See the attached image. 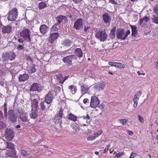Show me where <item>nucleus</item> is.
<instances>
[{
  "label": "nucleus",
  "mask_w": 158,
  "mask_h": 158,
  "mask_svg": "<svg viewBox=\"0 0 158 158\" xmlns=\"http://www.w3.org/2000/svg\"><path fill=\"white\" fill-rule=\"evenodd\" d=\"M63 60L64 63H69V56L64 57L63 59Z\"/></svg>",
  "instance_id": "a18cd8bd"
},
{
  "label": "nucleus",
  "mask_w": 158,
  "mask_h": 158,
  "mask_svg": "<svg viewBox=\"0 0 158 158\" xmlns=\"http://www.w3.org/2000/svg\"><path fill=\"white\" fill-rule=\"evenodd\" d=\"M82 118L83 119L86 120H89L90 118V116L88 114H87L85 116H82Z\"/></svg>",
  "instance_id": "5fc2aeb1"
},
{
  "label": "nucleus",
  "mask_w": 158,
  "mask_h": 158,
  "mask_svg": "<svg viewBox=\"0 0 158 158\" xmlns=\"http://www.w3.org/2000/svg\"><path fill=\"white\" fill-rule=\"evenodd\" d=\"M153 11L155 13L158 12V3L156 4L153 8Z\"/></svg>",
  "instance_id": "a19ab883"
},
{
  "label": "nucleus",
  "mask_w": 158,
  "mask_h": 158,
  "mask_svg": "<svg viewBox=\"0 0 158 158\" xmlns=\"http://www.w3.org/2000/svg\"><path fill=\"white\" fill-rule=\"evenodd\" d=\"M109 146H107L105 148V149H104V150L103 153H106L108 151V150L109 148Z\"/></svg>",
  "instance_id": "e2e57ef3"
},
{
  "label": "nucleus",
  "mask_w": 158,
  "mask_h": 158,
  "mask_svg": "<svg viewBox=\"0 0 158 158\" xmlns=\"http://www.w3.org/2000/svg\"><path fill=\"white\" fill-rule=\"evenodd\" d=\"M95 137H92L91 136H89L87 137V139L88 140H94L95 139Z\"/></svg>",
  "instance_id": "052dcab7"
},
{
  "label": "nucleus",
  "mask_w": 158,
  "mask_h": 158,
  "mask_svg": "<svg viewBox=\"0 0 158 158\" xmlns=\"http://www.w3.org/2000/svg\"><path fill=\"white\" fill-rule=\"evenodd\" d=\"M104 22L106 24H110L111 22V18L108 13H103L102 15Z\"/></svg>",
  "instance_id": "dca6fc26"
},
{
  "label": "nucleus",
  "mask_w": 158,
  "mask_h": 158,
  "mask_svg": "<svg viewBox=\"0 0 158 158\" xmlns=\"http://www.w3.org/2000/svg\"><path fill=\"white\" fill-rule=\"evenodd\" d=\"M0 119L1 120H3V114L2 112L0 110Z\"/></svg>",
  "instance_id": "6e6d98bb"
},
{
  "label": "nucleus",
  "mask_w": 158,
  "mask_h": 158,
  "mask_svg": "<svg viewBox=\"0 0 158 158\" xmlns=\"http://www.w3.org/2000/svg\"><path fill=\"white\" fill-rule=\"evenodd\" d=\"M18 41L20 43H23L24 41L23 39H22L21 38H19L18 39Z\"/></svg>",
  "instance_id": "4d7b16f0"
},
{
  "label": "nucleus",
  "mask_w": 158,
  "mask_h": 158,
  "mask_svg": "<svg viewBox=\"0 0 158 158\" xmlns=\"http://www.w3.org/2000/svg\"><path fill=\"white\" fill-rule=\"evenodd\" d=\"M48 29V27L45 24L41 25L40 28V32L43 35L45 34Z\"/></svg>",
  "instance_id": "4be33fe9"
},
{
  "label": "nucleus",
  "mask_w": 158,
  "mask_h": 158,
  "mask_svg": "<svg viewBox=\"0 0 158 158\" xmlns=\"http://www.w3.org/2000/svg\"><path fill=\"white\" fill-rule=\"evenodd\" d=\"M89 88V87L86 85H83L81 87V93L83 94L87 93Z\"/></svg>",
  "instance_id": "393cba45"
},
{
  "label": "nucleus",
  "mask_w": 158,
  "mask_h": 158,
  "mask_svg": "<svg viewBox=\"0 0 158 158\" xmlns=\"http://www.w3.org/2000/svg\"><path fill=\"white\" fill-rule=\"evenodd\" d=\"M149 20V18L147 16H145L143 18H141L139 19V25L141 26L143 23L146 24V23L148 22Z\"/></svg>",
  "instance_id": "5701e85b"
},
{
  "label": "nucleus",
  "mask_w": 158,
  "mask_h": 158,
  "mask_svg": "<svg viewBox=\"0 0 158 158\" xmlns=\"http://www.w3.org/2000/svg\"><path fill=\"white\" fill-rule=\"evenodd\" d=\"M63 112H69L68 107L64 106V107H61L60 108L59 110L57 112L54 118V121L56 123L58 124L60 123V119L63 116Z\"/></svg>",
  "instance_id": "f03ea898"
},
{
  "label": "nucleus",
  "mask_w": 158,
  "mask_h": 158,
  "mask_svg": "<svg viewBox=\"0 0 158 158\" xmlns=\"http://www.w3.org/2000/svg\"><path fill=\"white\" fill-rule=\"evenodd\" d=\"M71 127L74 130L73 131H75L76 132H77V131H78L80 129L79 125L76 123L73 124L71 125Z\"/></svg>",
  "instance_id": "a878e982"
},
{
  "label": "nucleus",
  "mask_w": 158,
  "mask_h": 158,
  "mask_svg": "<svg viewBox=\"0 0 158 158\" xmlns=\"http://www.w3.org/2000/svg\"><path fill=\"white\" fill-rule=\"evenodd\" d=\"M116 67L120 68H124L125 67V65L120 62H117Z\"/></svg>",
  "instance_id": "4c0bfd02"
},
{
  "label": "nucleus",
  "mask_w": 158,
  "mask_h": 158,
  "mask_svg": "<svg viewBox=\"0 0 158 158\" xmlns=\"http://www.w3.org/2000/svg\"><path fill=\"white\" fill-rule=\"evenodd\" d=\"M89 100L87 98H85L83 100V102L84 104H86L87 102H89Z\"/></svg>",
  "instance_id": "69168bd1"
},
{
  "label": "nucleus",
  "mask_w": 158,
  "mask_h": 158,
  "mask_svg": "<svg viewBox=\"0 0 158 158\" xmlns=\"http://www.w3.org/2000/svg\"><path fill=\"white\" fill-rule=\"evenodd\" d=\"M6 126V124L2 121H0V129H2Z\"/></svg>",
  "instance_id": "09e8293b"
},
{
  "label": "nucleus",
  "mask_w": 158,
  "mask_h": 158,
  "mask_svg": "<svg viewBox=\"0 0 158 158\" xmlns=\"http://www.w3.org/2000/svg\"><path fill=\"white\" fill-rule=\"evenodd\" d=\"M102 130H99L96 133L94 134L95 137L97 138L100 136L102 133Z\"/></svg>",
  "instance_id": "ea45409f"
},
{
  "label": "nucleus",
  "mask_w": 158,
  "mask_h": 158,
  "mask_svg": "<svg viewBox=\"0 0 158 158\" xmlns=\"http://www.w3.org/2000/svg\"><path fill=\"white\" fill-rule=\"evenodd\" d=\"M35 64H31V67L32 68L28 70L29 73H34L36 71V69L35 68Z\"/></svg>",
  "instance_id": "72a5a7b5"
},
{
  "label": "nucleus",
  "mask_w": 158,
  "mask_h": 158,
  "mask_svg": "<svg viewBox=\"0 0 158 158\" xmlns=\"http://www.w3.org/2000/svg\"><path fill=\"white\" fill-rule=\"evenodd\" d=\"M59 36V34L58 33H51L48 39L49 42L52 43Z\"/></svg>",
  "instance_id": "f3484780"
},
{
  "label": "nucleus",
  "mask_w": 158,
  "mask_h": 158,
  "mask_svg": "<svg viewBox=\"0 0 158 158\" xmlns=\"http://www.w3.org/2000/svg\"><path fill=\"white\" fill-rule=\"evenodd\" d=\"M47 6L46 2H41L39 5V8L40 9H42L45 8Z\"/></svg>",
  "instance_id": "c756f323"
},
{
  "label": "nucleus",
  "mask_w": 158,
  "mask_h": 158,
  "mask_svg": "<svg viewBox=\"0 0 158 158\" xmlns=\"http://www.w3.org/2000/svg\"><path fill=\"white\" fill-rule=\"evenodd\" d=\"M31 32L29 29L25 28L22 31H20L19 34L20 36L23 37L24 40L27 42H30L31 41Z\"/></svg>",
  "instance_id": "39448f33"
},
{
  "label": "nucleus",
  "mask_w": 158,
  "mask_h": 158,
  "mask_svg": "<svg viewBox=\"0 0 158 158\" xmlns=\"http://www.w3.org/2000/svg\"><path fill=\"white\" fill-rule=\"evenodd\" d=\"M24 46V44H23L22 45L19 44L17 47V48H16L18 50H23L24 49V47H23Z\"/></svg>",
  "instance_id": "79ce46f5"
},
{
  "label": "nucleus",
  "mask_w": 158,
  "mask_h": 158,
  "mask_svg": "<svg viewBox=\"0 0 158 158\" xmlns=\"http://www.w3.org/2000/svg\"><path fill=\"white\" fill-rule=\"evenodd\" d=\"M106 85V83L104 81L98 82L95 84L94 89L98 91L104 89V86Z\"/></svg>",
  "instance_id": "ddd939ff"
},
{
  "label": "nucleus",
  "mask_w": 158,
  "mask_h": 158,
  "mask_svg": "<svg viewBox=\"0 0 158 158\" xmlns=\"http://www.w3.org/2000/svg\"><path fill=\"white\" fill-rule=\"evenodd\" d=\"M27 60H30V61H31V62H33V60L31 57L29 56H27Z\"/></svg>",
  "instance_id": "0e129e2a"
},
{
  "label": "nucleus",
  "mask_w": 158,
  "mask_h": 158,
  "mask_svg": "<svg viewBox=\"0 0 158 158\" xmlns=\"http://www.w3.org/2000/svg\"><path fill=\"white\" fill-rule=\"evenodd\" d=\"M138 118L140 122L142 123H144V120L143 118L141 116L138 115Z\"/></svg>",
  "instance_id": "de8ad7c7"
},
{
  "label": "nucleus",
  "mask_w": 158,
  "mask_h": 158,
  "mask_svg": "<svg viewBox=\"0 0 158 158\" xmlns=\"http://www.w3.org/2000/svg\"><path fill=\"white\" fill-rule=\"evenodd\" d=\"M109 2L113 4H116L117 3L114 0H109Z\"/></svg>",
  "instance_id": "13d9d810"
},
{
  "label": "nucleus",
  "mask_w": 158,
  "mask_h": 158,
  "mask_svg": "<svg viewBox=\"0 0 158 158\" xmlns=\"http://www.w3.org/2000/svg\"><path fill=\"white\" fill-rule=\"evenodd\" d=\"M8 121L10 123H14L17 120L18 116L17 114L12 109H10Z\"/></svg>",
  "instance_id": "0eeeda50"
},
{
  "label": "nucleus",
  "mask_w": 158,
  "mask_h": 158,
  "mask_svg": "<svg viewBox=\"0 0 158 158\" xmlns=\"http://www.w3.org/2000/svg\"><path fill=\"white\" fill-rule=\"evenodd\" d=\"M64 44L65 46H68L69 44V40H65L64 42Z\"/></svg>",
  "instance_id": "bf43d9fd"
},
{
  "label": "nucleus",
  "mask_w": 158,
  "mask_h": 158,
  "mask_svg": "<svg viewBox=\"0 0 158 158\" xmlns=\"http://www.w3.org/2000/svg\"><path fill=\"white\" fill-rule=\"evenodd\" d=\"M76 87L74 85H71L70 86V91L73 94H75L77 91Z\"/></svg>",
  "instance_id": "bb28decb"
},
{
  "label": "nucleus",
  "mask_w": 158,
  "mask_h": 158,
  "mask_svg": "<svg viewBox=\"0 0 158 158\" xmlns=\"http://www.w3.org/2000/svg\"><path fill=\"white\" fill-rule=\"evenodd\" d=\"M77 57L75 54L74 55H70V60L71 59L72 61H73V62L76 61V60L77 58Z\"/></svg>",
  "instance_id": "58836bf2"
},
{
  "label": "nucleus",
  "mask_w": 158,
  "mask_h": 158,
  "mask_svg": "<svg viewBox=\"0 0 158 158\" xmlns=\"http://www.w3.org/2000/svg\"><path fill=\"white\" fill-rule=\"evenodd\" d=\"M18 112L19 114V118L23 122H27L28 118L27 113L24 112L22 110H18Z\"/></svg>",
  "instance_id": "9b49d317"
},
{
  "label": "nucleus",
  "mask_w": 158,
  "mask_h": 158,
  "mask_svg": "<svg viewBox=\"0 0 158 158\" xmlns=\"http://www.w3.org/2000/svg\"><path fill=\"white\" fill-rule=\"evenodd\" d=\"M77 117L73 114L70 113V120L75 122L77 120Z\"/></svg>",
  "instance_id": "c9c22d12"
},
{
  "label": "nucleus",
  "mask_w": 158,
  "mask_h": 158,
  "mask_svg": "<svg viewBox=\"0 0 158 158\" xmlns=\"http://www.w3.org/2000/svg\"><path fill=\"white\" fill-rule=\"evenodd\" d=\"M12 27L10 25L4 26L2 28V32L3 33H9L12 30Z\"/></svg>",
  "instance_id": "a211bd4d"
},
{
  "label": "nucleus",
  "mask_w": 158,
  "mask_h": 158,
  "mask_svg": "<svg viewBox=\"0 0 158 158\" xmlns=\"http://www.w3.org/2000/svg\"><path fill=\"white\" fill-rule=\"evenodd\" d=\"M108 64L111 66L116 67L117 62H114L111 61H109L108 63Z\"/></svg>",
  "instance_id": "603ef678"
},
{
  "label": "nucleus",
  "mask_w": 158,
  "mask_h": 158,
  "mask_svg": "<svg viewBox=\"0 0 158 158\" xmlns=\"http://www.w3.org/2000/svg\"><path fill=\"white\" fill-rule=\"evenodd\" d=\"M32 111H36L38 106V101L36 99H34L31 102Z\"/></svg>",
  "instance_id": "6ab92c4d"
},
{
  "label": "nucleus",
  "mask_w": 158,
  "mask_h": 158,
  "mask_svg": "<svg viewBox=\"0 0 158 158\" xmlns=\"http://www.w3.org/2000/svg\"><path fill=\"white\" fill-rule=\"evenodd\" d=\"M10 109L7 112H4V118H5L6 119H7V120H8L9 115V114L10 112Z\"/></svg>",
  "instance_id": "37998d69"
},
{
  "label": "nucleus",
  "mask_w": 158,
  "mask_h": 158,
  "mask_svg": "<svg viewBox=\"0 0 158 158\" xmlns=\"http://www.w3.org/2000/svg\"><path fill=\"white\" fill-rule=\"evenodd\" d=\"M54 91H51L45 96L44 101L51 104L53 99L54 98Z\"/></svg>",
  "instance_id": "9d476101"
},
{
  "label": "nucleus",
  "mask_w": 158,
  "mask_h": 158,
  "mask_svg": "<svg viewBox=\"0 0 158 158\" xmlns=\"http://www.w3.org/2000/svg\"><path fill=\"white\" fill-rule=\"evenodd\" d=\"M116 30V27H114L110 31V33L112 34V35H115V32Z\"/></svg>",
  "instance_id": "864d4df0"
},
{
  "label": "nucleus",
  "mask_w": 158,
  "mask_h": 158,
  "mask_svg": "<svg viewBox=\"0 0 158 158\" xmlns=\"http://www.w3.org/2000/svg\"><path fill=\"white\" fill-rule=\"evenodd\" d=\"M36 111L33 110L32 111V113L30 114V117L31 118L33 119H35L37 118V115L36 113Z\"/></svg>",
  "instance_id": "f704fd0d"
},
{
  "label": "nucleus",
  "mask_w": 158,
  "mask_h": 158,
  "mask_svg": "<svg viewBox=\"0 0 158 158\" xmlns=\"http://www.w3.org/2000/svg\"><path fill=\"white\" fill-rule=\"evenodd\" d=\"M119 122L123 124H124L128 122V120L126 119H120L119 120Z\"/></svg>",
  "instance_id": "8fccbe9b"
},
{
  "label": "nucleus",
  "mask_w": 158,
  "mask_h": 158,
  "mask_svg": "<svg viewBox=\"0 0 158 158\" xmlns=\"http://www.w3.org/2000/svg\"><path fill=\"white\" fill-rule=\"evenodd\" d=\"M62 22H63L64 23V26L65 27L66 26V27H67L66 30H68V31H69V27H68L69 25H68V26H67V25H66V24L68 22V20L66 16H64L63 20Z\"/></svg>",
  "instance_id": "7c9ffc66"
},
{
  "label": "nucleus",
  "mask_w": 158,
  "mask_h": 158,
  "mask_svg": "<svg viewBox=\"0 0 158 158\" xmlns=\"http://www.w3.org/2000/svg\"><path fill=\"white\" fill-rule=\"evenodd\" d=\"M99 104V100L97 97L94 96L91 98L90 103L91 107L95 108Z\"/></svg>",
  "instance_id": "f8f14e48"
},
{
  "label": "nucleus",
  "mask_w": 158,
  "mask_h": 158,
  "mask_svg": "<svg viewBox=\"0 0 158 158\" xmlns=\"http://www.w3.org/2000/svg\"><path fill=\"white\" fill-rule=\"evenodd\" d=\"M96 37L101 41H104L108 37V35L105 29L100 30L95 34Z\"/></svg>",
  "instance_id": "20e7f679"
},
{
  "label": "nucleus",
  "mask_w": 158,
  "mask_h": 158,
  "mask_svg": "<svg viewBox=\"0 0 158 158\" xmlns=\"http://www.w3.org/2000/svg\"><path fill=\"white\" fill-rule=\"evenodd\" d=\"M29 77V75L27 74H24L19 75V80L20 82L28 80Z\"/></svg>",
  "instance_id": "aec40b11"
},
{
  "label": "nucleus",
  "mask_w": 158,
  "mask_h": 158,
  "mask_svg": "<svg viewBox=\"0 0 158 158\" xmlns=\"http://www.w3.org/2000/svg\"><path fill=\"white\" fill-rule=\"evenodd\" d=\"M5 135L6 139L8 141H11L14 138L15 133L13 129L7 128L5 130Z\"/></svg>",
  "instance_id": "6e6552de"
},
{
  "label": "nucleus",
  "mask_w": 158,
  "mask_h": 158,
  "mask_svg": "<svg viewBox=\"0 0 158 158\" xmlns=\"http://www.w3.org/2000/svg\"><path fill=\"white\" fill-rule=\"evenodd\" d=\"M56 78L59 81H61L62 78V75L61 74H59L56 75Z\"/></svg>",
  "instance_id": "49530a36"
},
{
  "label": "nucleus",
  "mask_w": 158,
  "mask_h": 158,
  "mask_svg": "<svg viewBox=\"0 0 158 158\" xmlns=\"http://www.w3.org/2000/svg\"><path fill=\"white\" fill-rule=\"evenodd\" d=\"M18 11L15 8H13L10 9L7 15L8 21H14L17 19L18 16Z\"/></svg>",
  "instance_id": "f257e3e1"
},
{
  "label": "nucleus",
  "mask_w": 158,
  "mask_h": 158,
  "mask_svg": "<svg viewBox=\"0 0 158 158\" xmlns=\"http://www.w3.org/2000/svg\"><path fill=\"white\" fill-rule=\"evenodd\" d=\"M64 17V16L60 15L56 18V19L58 22L57 23L58 24H60L62 22L63 20Z\"/></svg>",
  "instance_id": "2f4dec72"
},
{
  "label": "nucleus",
  "mask_w": 158,
  "mask_h": 158,
  "mask_svg": "<svg viewBox=\"0 0 158 158\" xmlns=\"http://www.w3.org/2000/svg\"><path fill=\"white\" fill-rule=\"evenodd\" d=\"M129 26L131 29L132 35L133 36L135 37L137 33L136 26L135 25L132 26L131 24H130Z\"/></svg>",
  "instance_id": "b1692460"
},
{
  "label": "nucleus",
  "mask_w": 158,
  "mask_h": 158,
  "mask_svg": "<svg viewBox=\"0 0 158 158\" xmlns=\"http://www.w3.org/2000/svg\"><path fill=\"white\" fill-rule=\"evenodd\" d=\"M74 54L78 57L81 58L83 55L82 50L80 48H77L75 50Z\"/></svg>",
  "instance_id": "412c9836"
},
{
  "label": "nucleus",
  "mask_w": 158,
  "mask_h": 158,
  "mask_svg": "<svg viewBox=\"0 0 158 158\" xmlns=\"http://www.w3.org/2000/svg\"><path fill=\"white\" fill-rule=\"evenodd\" d=\"M142 94V92L141 91H139L138 92H137L136 94H135V95H136L137 97L138 96V97H139Z\"/></svg>",
  "instance_id": "680f3d73"
},
{
  "label": "nucleus",
  "mask_w": 158,
  "mask_h": 158,
  "mask_svg": "<svg viewBox=\"0 0 158 158\" xmlns=\"http://www.w3.org/2000/svg\"><path fill=\"white\" fill-rule=\"evenodd\" d=\"M139 100V98L137 97L136 95H135L134 98L133 99L134 104L133 106L134 107H136L137 106L138 102Z\"/></svg>",
  "instance_id": "473e14b6"
},
{
  "label": "nucleus",
  "mask_w": 158,
  "mask_h": 158,
  "mask_svg": "<svg viewBox=\"0 0 158 158\" xmlns=\"http://www.w3.org/2000/svg\"><path fill=\"white\" fill-rule=\"evenodd\" d=\"M130 33V31L129 30L127 31L125 33L123 29H118L117 32V38L118 39H120L121 40H124Z\"/></svg>",
  "instance_id": "423d86ee"
},
{
  "label": "nucleus",
  "mask_w": 158,
  "mask_h": 158,
  "mask_svg": "<svg viewBox=\"0 0 158 158\" xmlns=\"http://www.w3.org/2000/svg\"><path fill=\"white\" fill-rule=\"evenodd\" d=\"M58 23H55L53 26L51 28V30L52 31H57L58 29Z\"/></svg>",
  "instance_id": "e433bc0d"
},
{
  "label": "nucleus",
  "mask_w": 158,
  "mask_h": 158,
  "mask_svg": "<svg viewBox=\"0 0 158 158\" xmlns=\"http://www.w3.org/2000/svg\"><path fill=\"white\" fill-rule=\"evenodd\" d=\"M16 56L15 53L13 51H11L3 53L2 58L4 62L7 63L9 60H12L15 58Z\"/></svg>",
  "instance_id": "7ed1b4c3"
},
{
  "label": "nucleus",
  "mask_w": 158,
  "mask_h": 158,
  "mask_svg": "<svg viewBox=\"0 0 158 158\" xmlns=\"http://www.w3.org/2000/svg\"><path fill=\"white\" fill-rule=\"evenodd\" d=\"M155 14L153 15V18L152 19L153 23L158 24V13H155Z\"/></svg>",
  "instance_id": "c85d7f7f"
},
{
  "label": "nucleus",
  "mask_w": 158,
  "mask_h": 158,
  "mask_svg": "<svg viewBox=\"0 0 158 158\" xmlns=\"http://www.w3.org/2000/svg\"><path fill=\"white\" fill-rule=\"evenodd\" d=\"M69 76H65L63 78L62 77V79H61V81H59V82L61 83V84H63L64 82L66 80L68 79V77Z\"/></svg>",
  "instance_id": "c03bdc74"
},
{
  "label": "nucleus",
  "mask_w": 158,
  "mask_h": 158,
  "mask_svg": "<svg viewBox=\"0 0 158 158\" xmlns=\"http://www.w3.org/2000/svg\"><path fill=\"white\" fill-rule=\"evenodd\" d=\"M42 89L40 85L37 83H34L31 86L29 90L30 92L37 91L38 92H40Z\"/></svg>",
  "instance_id": "1a4fd4ad"
},
{
  "label": "nucleus",
  "mask_w": 158,
  "mask_h": 158,
  "mask_svg": "<svg viewBox=\"0 0 158 158\" xmlns=\"http://www.w3.org/2000/svg\"><path fill=\"white\" fill-rule=\"evenodd\" d=\"M82 0H73V1L76 3H78L81 2Z\"/></svg>",
  "instance_id": "774afa93"
},
{
  "label": "nucleus",
  "mask_w": 158,
  "mask_h": 158,
  "mask_svg": "<svg viewBox=\"0 0 158 158\" xmlns=\"http://www.w3.org/2000/svg\"><path fill=\"white\" fill-rule=\"evenodd\" d=\"M21 153L23 154V156L24 157H26L28 155V153L27 151L24 150H22L21 151Z\"/></svg>",
  "instance_id": "3c124183"
},
{
  "label": "nucleus",
  "mask_w": 158,
  "mask_h": 158,
  "mask_svg": "<svg viewBox=\"0 0 158 158\" xmlns=\"http://www.w3.org/2000/svg\"><path fill=\"white\" fill-rule=\"evenodd\" d=\"M123 152H119L118 153L116 154V156L117 157H119L123 155Z\"/></svg>",
  "instance_id": "338daca9"
},
{
  "label": "nucleus",
  "mask_w": 158,
  "mask_h": 158,
  "mask_svg": "<svg viewBox=\"0 0 158 158\" xmlns=\"http://www.w3.org/2000/svg\"><path fill=\"white\" fill-rule=\"evenodd\" d=\"M6 143V148H7L11 149L12 150H15V145L11 143V142H7Z\"/></svg>",
  "instance_id": "cd10ccee"
},
{
  "label": "nucleus",
  "mask_w": 158,
  "mask_h": 158,
  "mask_svg": "<svg viewBox=\"0 0 158 158\" xmlns=\"http://www.w3.org/2000/svg\"><path fill=\"white\" fill-rule=\"evenodd\" d=\"M83 19L79 18L77 20L74 24V28L76 30H79L82 28L83 25Z\"/></svg>",
  "instance_id": "4468645a"
},
{
  "label": "nucleus",
  "mask_w": 158,
  "mask_h": 158,
  "mask_svg": "<svg viewBox=\"0 0 158 158\" xmlns=\"http://www.w3.org/2000/svg\"><path fill=\"white\" fill-rule=\"evenodd\" d=\"M51 105V104L44 101L40 103V107L43 111H46L48 109H49Z\"/></svg>",
  "instance_id": "2eb2a0df"
}]
</instances>
